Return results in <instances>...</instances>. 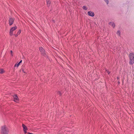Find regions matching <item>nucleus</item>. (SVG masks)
Masks as SVG:
<instances>
[{"instance_id":"f257e3e1","label":"nucleus","mask_w":134,"mask_h":134,"mask_svg":"<svg viewBox=\"0 0 134 134\" xmlns=\"http://www.w3.org/2000/svg\"><path fill=\"white\" fill-rule=\"evenodd\" d=\"M8 133V129L4 126L1 128V133L2 134H7Z\"/></svg>"},{"instance_id":"f03ea898","label":"nucleus","mask_w":134,"mask_h":134,"mask_svg":"<svg viewBox=\"0 0 134 134\" xmlns=\"http://www.w3.org/2000/svg\"><path fill=\"white\" fill-rule=\"evenodd\" d=\"M130 61L129 63L132 65L134 63V54L133 53H130L129 54Z\"/></svg>"},{"instance_id":"7ed1b4c3","label":"nucleus","mask_w":134,"mask_h":134,"mask_svg":"<svg viewBox=\"0 0 134 134\" xmlns=\"http://www.w3.org/2000/svg\"><path fill=\"white\" fill-rule=\"evenodd\" d=\"M39 49L42 55L43 56L46 57L47 55L44 49L42 47L39 48Z\"/></svg>"},{"instance_id":"20e7f679","label":"nucleus","mask_w":134,"mask_h":134,"mask_svg":"<svg viewBox=\"0 0 134 134\" xmlns=\"http://www.w3.org/2000/svg\"><path fill=\"white\" fill-rule=\"evenodd\" d=\"M17 27L15 26L14 27H12L10 30L9 34L10 35L12 36L13 35V31L17 29Z\"/></svg>"},{"instance_id":"39448f33","label":"nucleus","mask_w":134,"mask_h":134,"mask_svg":"<svg viewBox=\"0 0 134 134\" xmlns=\"http://www.w3.org/2000/svg\"><path fill=\"white\" fill-rule=\"evenodd\" d=\"M14 101L16 102H17L19 100L18 98L17 95L16 94H14L13 96Z\"/></svg>"},{"instance_id":"423d86ee","label":"nucleus","mask_w":134,"mask_h":134,"mask_svg":"<svg viewBox=\"0 0 134 134\" xmlns=\"http://www.w3.org/2000/svg\"><path fill=\"white\" fill-rule=\"evenodd\" d=\"M14 20L13 19L10 18L9 20V23L10 25H11L13 24L14 22Z\"/></svg>"},{"instance_id":"0eeeda50","label":"nucleus","mask_w":134,"mask_h":134,"mask_svg":"<svg viewBox=\"0 0 134 134\" xmlns=\"http://www.w3.org/2000/svg\"><path fill=\"white\" fill-rule=\"evenodd\" d=\"M88 15L91 16H93L94 15V13L92 11H89L88 12Z\"/></svg>"},{"instance_id":"6e6552de","label":"nucleus","mask_w":134,"mask_h":134,"mask_svg":"<svg viewBox=\"0 0 134 134\" xmlns=\"http://www.w3.org/2000/svg\"><path fill=\"white\" fill-rule=\"evenodd\" d=\"M22 126L23 129V130L24 131H25V130H27V127L24 124H23Z\"/></svg>"},{"instance_id":"1a4fd4ad","label":"nucleus","mask_w":134,"mask_h":134,"mask_svg":"<svg viewBox=\"0 0 134 134\" xmlns=\"http://www.w3.org/2000/svg\"><path fill=\"white\" fill-rule=\"evenodd\" d=\"M109 24L111 25L113 28H114L115 26V25L114 23L113 22H110L109 23Z\"/></svg>"},{"instance_id":"9d476101","label":"nucleus","mask_w":134,"mask_h":134,"mask_svg":"<svg viewBox=\"0 0 134 134\" xmlns=\"http://www.w3.org/2000/svg\"><path fill=\"white\" fill-rule=\"evenodd\" d=\"M82 8L83 9L85 10H86L87 9V8L85 6H84L82 7Z\"/></svg>"},{"instance_id":"9b49d317","label":"nucleus","mask_w":134,"mask_h":134,"mask_svg":"<svg viewBox=\"0 0 134 134\" xmlns=\"http://www.w3.org/2000/svg\"><path fill=\"white\" fill-rule=\"evenodd\" d=\"M47 2L48 5L49 4V5L51 3V2L49 0H47Z\"/></svg>"},{"instance_id":"f8f14e48","label":"nucleus","mask_w":134,"mask_h":134,"mask_svg":"<svg viewBox=\"0 0 134 134\" xmlns=\"http://www.w3.org/2000/svg\"><path fill=\"white\" fill-rule=\"evenodd\" d=\"M116 34H117L120 36V31L119 30L117 32Z\"/></svg>"},{"instance_id":"ddd939ff","label":"nucleus","mask_w":134,"mask_h":134,"mask_svg":"<svg viewBox=\"0 0 134 134\" xmlns=\"http://www.w3.org/2000/svg\"><path fill=\"white\" fill-rule=\"evenodd\" d=\"M4 70L3 69H0V73L1 74H3L4 72Z\"/></svg>"},{"instance_id":"4468645a","label":"nucleus","mask_w":134,"mask_h":134,"mask_svg":"<svg viewBox=\"0 0 134 134\" xmlns=\"http://www.w3.org/2000/svg\"><path fill=\"white\" fill-rule=\"evenodd\" d=\"M21 30H19L17 32V35H19L21 32Z\"/></svg>"},{"instance_id":"2eb2a0df","label":"nucleus","mask_w":134,"mask_h":134,"mask_svg":"<svg viewBox=\"0 0 134 134\" xmlns=\"http://www.w3.org/2000/svg\"><path fill=\"white\" fill-rule=\"evenodd\" d=\"M105 1L106 3L107 4H108L109 3V1L108 0H104Z\"/></svg>"},{"instance_id":"dca6fc26","label":"nucleus","mask_w":134,"mask_h":134,"mask_svg":"<svg viewBox=\"0 0 134 134\" xmlns=\"http://www.w3.org/2000/svg\"><path fill=\"white\" fill-rule=\"evenodd\" d=\"M20 64L18 63L17 65H16V64H15V66H16L17 67H18L19 65H20Z\"/></svg>"},{"instance_id":"f3484780","label":"nucleus","mask_w":134,"mask_h":134,"mask_svg":"<svg viewBox=\"0 0 134 134\" xmlns=\"http://www.w3.org/2000/svg\"><path fill=\"white\" fill-rule=\"evenodd\" d=\"M10 54L11 55L13 56V52L12 51H10Z\"/></svg>"},{"instance_id":"a211bd4d","label":"nucleus","mask_w":134,"mask_h":134,"mask_svg":"<svg viewBox=\"0 0 134 134\" xmlns=\"http://www.w3.org/2000/svg\"><path fill=\"white\" fill-rule=\"evenodd\" d=\"M22 70L23 71V72L25 73L26 72H25V71H24V70L23 69H22Z\"/></svg>"},{"instance_id":"6ab92c4d","label":"nucleus","mask_w":134,"mask_h":134,"mask_svg":"<svg viewBox=\"0 0 134 134\" xmlns=\"http://www.w3.org/2000/svg\"><path fill=\"white\" fill-rule=\"evenodd\" d=\"M106 71H107V72L108 73V74H109L110 73V72H108V71H107V70H106Z\"/></svg>"},{"instance_id":"aec40b11","label":"nucleus","mask_w":134,"mask_h":134,"mask_svg":"<svg viewBox=\"0 0 134 134\" xmlns=\"http://www.w3.org/2000/svg\"><path fill=\"white\" fill-rule=\"evenodd\" d=\"M22 61V60H21V61L19 62V63L20 64L21 63Z\"/></svg>"},{"instance_id":"412c9836","label":"nucleus","mask_w":134,"mask_h":134,"mask_svg":"<svg viewBox=\"0 0 134 134\" xmlns=\"http://www.w3.org/2000/svg\"><path fill=\"white\" fill-rule=\"evenodd\" d=\"M58 93H59V94L60 95H61V93H60V92H58Z\"/></svg>"},{"instance_id":"4be33fe9","label":"nucleus","mask_w":134,"mask_h":134,"mask_svg":"<svg viewBox=\"0 0 134 134\" xmlns=\"http://www.w3.org/2000/svg\"><path fill=\"white\" fill-rule=\"evenodd\" d=\"M19 35H17V33L16 34V35H15V36H17Z\"/></svg>"},{"instance_id":"5701e85b","label":"nucleus","mask_w":134,"mask_h":134,"mask_svg":"<svg viewBox=\"0 0 134 134\" xmlns=\"http://www.w3.org/2000/svg\"><path fill=\"white\" fill-rule=\"evenodd\" d=\"M26 131H27V130H25V131H24V133H26Z\"/></svg>"}]
</instances>
